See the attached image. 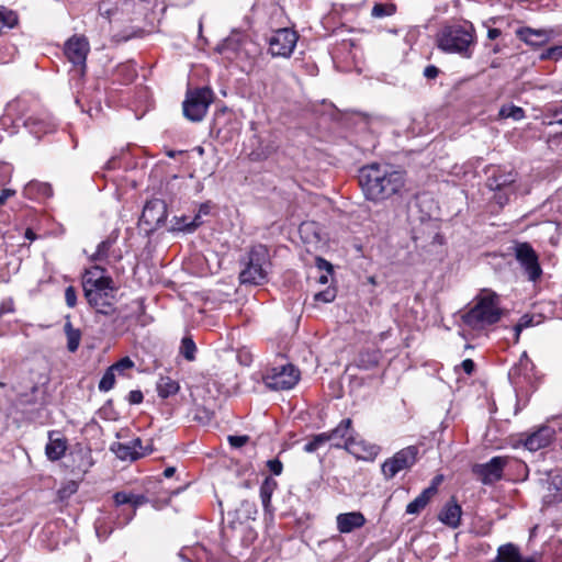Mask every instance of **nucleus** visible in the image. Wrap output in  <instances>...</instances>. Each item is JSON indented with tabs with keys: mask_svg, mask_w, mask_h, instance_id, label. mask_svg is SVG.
<instances>
[{
	"mask_svg": "<svg viewBox=\"0 0 562 562\" xmlns=\"http://www.w3.org/2000/svg\"><path fill=\"white\" fill-rule=\"evenodd\" d=\"M359 183L366 199L379 203L402 191L405 175L391 166L372 164L360 169Z\"/></svg>",
	"mask_w": 562,
	"mask_h": 562,
	"instance_id": "nucleus-1",
	"label": "nucleus"
},
{
	"mask_svg": "<svg viewBox=\"0 0 562 562\" xmlns=\"http://www.w3.org/2000/svg\"><path fill=\"white\" fill-rule=\"evenodd\" d=\"M82 289L89 305L98 313L111 315L114 312L115 286L104 269L94 266L82 277Z\"/></svg>",
	"mask_w": 562,
	"mask_h": 562,
	"instance_id": "nucleus-2",
	"label": "nucleus"
},
{
	"mask_svg": "<svg viewBox=\"0 0 562 562\" xmlns=\"http://www.w3.org/2000/svg\"><path fill=\"white\" fill-rule=\"evenodd\" d=\"M501 315L498 296L492 292H483L475 305L462 318L469 327L481 329L498 322Z\"/></svg>",
	"mask_w": 562,
	"mask_h": 562,
	"instance_id": "nucleus-3",
	"label": "nucleus"
},
{
	"mask_svg": "<svg viewBox=\"0 0 562 562\" xmlns=\"http://www.w3.org/2000/svg\"><path fill=\"white\" fill-rule=\"evenodd\" d=\"M269 267V252L262 245L254 246L245 260V268L239 278L241 283L260 284L267 278Z\"/></svg>",
	"mask_w": 562,
	"mask_h": 562,
	"instance_id": "nucleus-4",
	"label": "nucleus"
},
{
	"mask_svg": "<svg viewBox=\"0 0 562 562\" xmlns=\"http://www.w3.org/2000/svg\"><path fill=\"white\" fill-rule=\"evenodd\" d=\"M473 33L472 24L445 27L438 37V45L446 52L467 54L473 44Z\"/></svg>",
	"mask_w": 562,
	"mask_h": 562,
	"instance_id": "nucleus-5",
	"label": "nucleus"
},
{
	"mask_svg": "<svg viewBox=\"0 0 562 562\" xmlns=\"http://www.w3.org/2000/svg\"><path fill=\"white\" fill-rule=\"evenodd\" d=\"M212 98L213 93L207 87L189 90L182 105L184 116L192 122L201 121L212 103Z\"/></svg>",
	"mask_w": 562,
	"mask_h": 562,
	"instance_id": "nucleus-6",
	"label": "nucleus"
},
{
	"mask_svg": "<svg viewBox=\"0 0 562 562\" xmlns=\"http://www.w3.org/2000/svg\"><path fill=\"white\" fill-rule=\"evenodd\" d=\"M300 380V371L290 363L270 368L263 375L265 384L274 391L290 390Z\"/></svg>",
	"mask_w": 562,
	"mask_h": 562,
	"instance_id": "nucleus-7",
	"label": "nucleus"
},
{
	"mask_svg": "<svg viewBox=\"0 0 562 562\" xmlns=\"http://www.w3.org/2000/svg\"><path fill=\"white\" fill-rule=\"evenodd\" d=\"M416 459L417 448L413 446L406 447L382 464V473L385 479L390 480L398 472L409 469L416 462Z\"/></svg>",
	"mask_w": 562,
	"mask_h": 562,
	"instance_id": "nucleus-8",
	"label": "nucleus"
},
{
	"mask_svg": "<svg viewBox=\"0 0 562 562\" xmlns=\"http://www.w3.org/2000/svg\"><path fill=\"white\" fill-rule=\"evenodd\" d=\"M514 254L517 261L524 268L530 281H536L540 278L542 269L538 261V256L532 247L527 243L517 244L514 247Z\"/></svg>",
	"mask_w": 562,
	"mask_h": 562,
	"instance_id": "nucleus-9",
	"label": "nucleus"
},
{
	"mask_svg": "<svg viewBox=\"0 0 562 562\" xmlns=\"http://www.w3.org/2000/svg\"><path fill=\"white\" fill-rule=\"evenodd\" d=\"M297 34L290 29H280L269 41V50L272 56L289 57L297 42Z\"/></svg>",
	"mask_w": 562,
	"mask_h": 562,
	"instance_id": "nucleus-10",
	"label": "nucleus"
},
{
	"mask_svg": "<svg viewBox=\"0 0 562 562\" xmlns=\"http://www.w3.org/2000/svg\"><path fill=\"white\" fill-rule=\"evenodd\" d=\"M89 49L88 40L80 35H74L65 44V55L75 67H86Z\"/></svg>",
	"mask_w": 562,
	"mask_h": 562,
	"instance_id": "nucleus-11",
	"label": "nucleus"
},
{
	"mask_svg": "<svg viewBox=\"0 0 562 562\" xmlns=\"http://www.w3.org/2000/svg\"><path fill=\"white\" fill-rule=\"evenodd\" d=\"M216 52L228 61H237L236 66L243 68L240 60L247 57L246 52L241 49V34L232 33L221 45L216 47Z\"/></svg>",
	"mask_w": 562,
	"mask_h": 562,
	"instance_id": "nucleus-12",
	"label": "nucleus"
},
{
	"mask_svg": "<svg viewBox=\"0 0 562 562\" xmlns=\"http://www.w3.org/2000/svg\"><path fill=\"white\" fill-rule=\"evenodd\" d=\"M336 448L344 447L349 453L353 454L357 459L371 461L373 460L378 453L379 448L374 445L366 442L364 440L357 439L353 436H349L344 446L340 442H335L333 445Z\"/></svg>",
	"mask_w": 562,
	"mask_h": 562,
	"instance_id": "nucleus-13",
	"label": "nucleus"
},
{
	"mask_svg": "<svg viewBox=\"0 0 562 562\" xmlns=\"http://www.w3.org/2000/svg\"><path fill=\"white\" fill-rule=\"evenodd\" d=\"M167 217V205L165 201L160 199H154L146 203L144 206L140 221L148 225L150 228H155L165 222Z\"/></svg>",
	"mask_w": 562,
	"mask_h": 562,
	"instance_id": "nucleus-14",
	"label": "nucleus"
},
{
	"mask_svg": "<svg viewBox=\"0 0 562 562\" xmlns=\"http://www.w3.org/2000/svg\"><path fill=\"white\" fill-rule=\"evenodd\" d=\"M110 450L123 461H134L146 454L151 450L143 449L140 439H134L131 443L113 442Z\"/></svg>",
	"mask_w": 562,
	"mask_h": 562,
	"instance_id": "nucleus-15",
	"label": "nucleus"
},
{
	"mask_svg": "<svg viewBox=\"0 0 562 562\" xmlns=\"http://www.w3.org/2000/svg\"><path fill=\"white\" fill-rule=\"evenodd\" d=\"M515 180L516 175L513 172H501L488 178L487 187L492 191L505 192L504 196L502 194L495 195V199L501 205L506 203L508 194L514 192L512 184L515 182Z\"/></svg>",
	"mask_w": 562,
	"mask_h": 562,
	"instance_id": "nucleus-16",
	"label": "nucleus"
},
{
	"mask_svg": "<svg viewBox=\"0 0 562 562\" xmlns=\"http://www.w3.org/2000/svg\"><path fill=\"white\" fill-rule=\"evenodd\" d=\"M505 464V458L494 457L487 463L475 465L473 471L481 477L483 483L488 484L501 479Z\"/></svg>",
	"mask_w": 562,
	"mask_h": 562,
	"instance_id": "nucleus-17",
	"label": "nucleus"
},
{
	"mask_svg": "<svg viewBox=\"0 0 562 562\" xmlns=\"http://www.w3.org/2000/svg\"><path fill=\"white\" fill-rule=\"evenodd\" d=\"M515 33L519 40L532 46L544 45L552 36V31L542 29L536 30L531 27H519Z\"/></svg>",
	"mask_w": 562,
	"mask_h": 562,
	"instance_id": "nucleus-18",
	"label": "nucleus"
},
{
	"mask_svg": "<svg viewBox=\"0 0 562 562\" xmlns=\"http://www.w3.org/2000/svg\"><path fill=\"white\" fill-rule=\"evenodd\" d=\"M554 437V430L551 427L543 426L529 435L525 440V447L529 451H537L547 447Z\"/></svg>",
	"mask_w": 562,
	"mask_h": 562,
	"instance_id": "nucleus-19",
	"label": "nucleus"
},
{
	"mask_svg": "<svg viewBox=\"0 0 562 562\" xmlns=\"http://www.w3.org/2000/svg\"><path fill=\"white\" fill-rule=\"evenodd\" d=\"M336 524L339 532L349 533L361 528L366 524V518L360 512L344 513L336 517Z\"/></svg>",
	"mask_w": 562,
	"mask_h": 562,
	"instance_id": "nucleus-20",
	"label": "nucleus"
},
{
	"mask_svg": "<svg viewBox=\"0 0 562 562\" xmlns=\"http://www.w3.org/2000/svg\"><path fill=\"white\" fill-rule=\"evenodd\" d=\"M48 439V443L45 448L47 458L52 461L59 460L65 454L67 449L66 439L54 431L49 432Z\"/></svg>",
	"mask_w": 562,
	"mask_h": 562,
	"instance_id": "nucleus-21",
	"label": "nucleus"
},
{
	"mask_svg": "<svg viewBox=\"0 0 562 562\" xmlns=\"http://www.w3.org/2000/svg\"><path fill=\"white\" fill-rule=\"evenodd\" d=\"M497 560L498 562H536L531 557H522L519 549L512 543L498 548Z\"/></svg>",
	"mask_w": 562,
	"mask_h": 562,
	"instance_id": "nucleus-22",
	"label": "nucleus"
},
{
	"mask_svg": "<svg viewBox=\"0 0 562 562\" xmlns=\"http://www.w3.org/2000/svg\"><path fill=\"white\" fill-rule=\"evenodd\" d=\"M461 513V507L454 501H451L440 512L439 519L443 524L456 528L460 522Z\"/></svg>",
	"mask_w": 562,
	"mask_h": 562,
	"instance_id": "nucleus-23",
	"label": "nucleus"
},
{
	"mask_svg": "<svg viewBox=\"0 0 562 562\" xmlns=\"http://www.w3.org/2000/svg\"><path fill=\"white\" fill-rule=\"evenodd\" d=\"M543 503L551 505L562 501V480L554 477L546 484V492L542 495Z\"/></svg>",
	"mask_w": 562,
	"mask_h": 562,
	"instance_id": "nucleus-24",
	"label": "nucleus"
},
{
	"mask_svg": "<svg viewBox=\"0 0 562 562\" xmlns=\"http://www.w3.org/2000/svg\"><path fill=\"white\" fill-rule=\"evenodd\" d=\"M156 391L159 397L168 398L180 391V384L170 376H160L156 383Z\"/></svg>",
	"mask_w": 562,
	"mask_h": 562,
	"instance_id": "nucleus-25",
	"label": "nucleus"
},
{
	"mask_svg": "<svg viewBox=\"0 0 562 562\" xmlns=\"http://www.w3.org/2000/svg\"><path fill=\"white\" fill-rule=\"evenodd\" d=\"M436 494V487L429 486L423 491L413 502H411L406 507L407 514H418L430 501V498Z\"/></svg>",
	"mask_w": 562,
	"mask_h": 562,
	"instance_id": "nucleus-26",
	"label": "nucleus"
},
{
	"mask_svg": "<svg viewBox=\"0 0 562 562\" xmlns=\"http://www.w3.org/2000/svg\"><path fill=\"white\" fill-rule=\"evenodd\" d=\"M542 124L550 127H559L554 132H550L549 136H562V108L559 110L548 109L547 113L541 117Z\"/></svg>",
	"mask_w": 562,
	"mask_h": 562,
	"instance_id": "nucleus-27",
	"label": "nucleus"
},
{
	"mask_svg": "<svg viewBox=\"0 0 562 562\" xmlns=\"http://www.w3.org/2000/svg\"><path fill=\"white\" fill-rule=\"evenodd\" d=\"M18 23V14L13 10L0 5V34L15 27Z\"/></svg>",
	"mask_w": 562,
	"mask_h": 562,
	"instance_id": "nucleus-28",
	"label": "nucleus"
},
{
	"mask_svg": "<svg viewBox=\"0 0 562 562\" xmlns=\"http://www.w3.org/2000/svg\"><path fill=\"white\" fill-rule=\"evenodd\" d=\"M201 225L200 215H195L192 221H188L186 216L175 217L171 231L192 233Z\"/></svg>",
	"mask_w": 562,
	"mask_h": 562,
	"instance_id": "nucleus-29",
	"label": "nucleus"
},
{
	"mask_svg": "<svg viewBox=\"0 0 562 562\" xmlns=\"http://www.w3.org/2000/svg\"><path fill=\"white\" fill-rule=\"evenodd\" d=\"M64 330L67 337V349L70 352H75L80 345L81 331L77 328H74L70 321L65 323Z\"/></svg>",
	"mask_w": 562,
	"mask_h": 562,
	"instance_id": "nucleus-30",
	"label": "nucleus"
},
{
	"mask_svg": "<svg viewBox=\"0 0 562 562\" xmlns=\"http://www.w3.org/2000/svg\"><path fill=\"white\" fill-rule=\"evenodd\" d=\"M113 498L117 506L131 504L136 508L146 503V498L143 495L127 494L125 492L115 493Z\"/></svg>",
	"mask_w": 562,
	"mask_h": 562,
	"instance_id": "nucleus-31",
	"label": "nucleus"
},
{
	"mask_svg": "<svg viewBox=\"0 0 562 562\" xmlns=\"http://www.w3.org/2000/svg\"><path fill=\"white\" fill-rule=\"evenodd\" d=\"M379 352L375 350H366L360 352L357 358V366L361 369H371L379 363Z\"/></svg>",
	"mask_w": 562,
	"mask_h": 562,
	"instance_id": "nucleus-32",
	"label": "nucleus"
},
{
	"mask_svg": "<svg viewBox=\"0 0 562 562\" xmlns=\"http://www.w3.org/2000/svg\"><path fill=\"white\" fill-rule=\"evenodd\" d=\"M351 419H344L335 429L325 432L329 437V441L337 439H347L351 428Z\"/></svg>",
	"mask_w": 562,
	"mask_h": 562,
	"instance_id": "nucleus-33",
	"label": "nucleus"
},
{
	"mask_svg": "<svg viewBox=\"0 0 562 562\" xmlns=\"http://www.w3.org/2000/svg\"><path fill=\"white\" fill-rule=\"evenodd\" d=\"M498 116L501 119H509L510 117L514 121H520L525 117V112L519 106L506 104L499 109Z\"/></svg>",
	"mask_w": 562,
	"mask_h": 562,
	"instance_id": "nucleus-34",
	"label": "nucleus"
},
{
	"mask_svg": "<svg viewBox=\"0 0 562 562\" xmlns=\"http://www.w3.org/2000/svg\"><path fill=\"white\" fill-rule=\"evenodd\" d=\"M396 5L393 3H375L372 8V16L374 18H384L391 16L395 13Z\"/></svg>",
	"mask_w": 562,
	"mask_h": 562,
	"instance_id": "nucleus-35",
	"label": "nucleus"
},
{
	"mask_svg": "<svg viewBox=\"0 0 562 562\" xmlns=\"http://www.w3.org/2000/svg\"><path fill=\"white\" fill-rule=\"evenodd\" d=\"M329 442V437L325 434L315 435L305 446L304 451L307 453L315 452L318 448Z\"/></svg>",
	"mask_w": 562,
	"mask_h": 562,
	"instance_id": "nucleus-36",
	"label": "nucleus"
},
{
	"mask_svg": "<svg viewBox=\"0 0 562 562\" xmlns=\"http://www.w3.org/2000/svg\"><path fill=\"white\" fill-rule=\"evenodd\" d=\"M30 404H40L42 405V392L38 387L34 386L32 387V397L29 395H21L19 397V405L26 406Z\"/></svg>",
	"mask_w": 562,
	"mask_h": 562,
	"instance_id": "nucleus-37",
	"label": "nucleus"
},
{
	"mask_svg": "<svg viewBox=\"0 0 562 562\" xmlns=\"http://www.w3.org/2000/svg\"><path fill=\"white\" fill-rule=\"evenodd\" d=\"M114 383H115V371L110 367L103 374V376L99 383V389H100V391L108 392L114 386Z\"/></svg>",
	"mask_w": 562,
	"mask_h": 562,
	"instance_id": "nucleus-38",
	"label": "nucleus"
},
{
	"mask_svg": "<svg viewBox=\"0 0 562 562\" xmlns=\"http://www.w3.org/2000/svg\"><path fill=\"white\" fill-rule=\"evenodd\" d=\"M195 345L192 339L190 338H183L181 344V353L183 357L192 361L194 359V352H195Z\"/></svg>",
	"mask_w": 562,
	"mask_h": 562,
	"instance_id": "nucleus-39",
	"label": "nucleus"
},
{
	"mask_svg": "<svg viewBox=\"0 0 562 562\" xmlns=\"http://www.w3.org/2000/svg\"><path fill=\"white\" fill-rule=\"evenodd\" d=\"M336 297V290L328 286L326 290L315 293L314 300L322 303H330Z\"/></svg>",
	"mask_w": 562,
	"mask_h": 562,
	"instance_id": "nucleus-40",
	"label": "nucleus"
},
{
	"mask_svg": "<svg viewBox=\"0 0 562 562\" xmlns=\"http://www.w3.org/2000/svg\"><path fill=\"white\" fill-rule=\"evenodd\" d=\"M78 491V483L76 481L66 482L58 491L60 498H67Z\"/></svg>",
	"mask_w": 562,
	"mask_h": 562,
	"instance_id": "nucleus-41",
	"label": "nucleus"
},
{
	"mask_svg": "<svg viewBox=\"0 0 562 562\" xmlns=\"http://www.w3.org/2000/svg\"><path fill=\"white\" fill-rule=\"evenodd\" d=\"M540 59L560 60L562 58V45L553 46L540 54Z\"/></svg>",
	"mask_w": 562,
	"mask_h": 562,
	"instance_id": "nucleus-42",
	"label": "nucleus"
},
{
	"mask_svg": "<svg viewBox=\"0 0 562 562\" xmlns=\"http://www.w3.org/2000/svg\"><path fill=\"white\" fill-rule=\"evenodd\" d=\"M532 326V316L524 315L515 326V341L519 340V335L524 328Z\"/></svg>",
	"mask_w": 562,
	"mask_h": 562,
	"instance_id": "nucleus-43",
	"label": "nucleus"
},
{
	"mask_svg": "<svg viewBox=\"0 0 562 562\" xmlns=\"http://www.w3.org/2000/svg\"><path fill=\"white\" fill-rule=\"evenodd\" d=\"M133 367H134V362L130 357H124L120 361H117L116 363L111 366V368L115 372H123L127 369H132Z\"/></svg>",
	"mask_w": 562,
	"mask_h": 562,
	"instance_id": "nucleus-44",
	"label": "nucleus"
},
{
	"mask_svg": "<svg viewBox=\"0 0 562 562\" xmlns=\"http://www.w3.org/2000/svg\"><path fill=\"white\" fill-rule=\"evenodd\" d=\"M65 300L68 307H75L77 303V293L74 286H68L65 290Z\"/></svg>",
	"mask_w": 562,
	"mask_h": 562,
	"instance_id": "nucleus-45",
	"label": "nucleus"
},
{
	"mask_svg": "<svg viewBox=\"0 0 562 562\" xmlns=\"http://www.w3.org/2000/svg\"><path fill=\"white\" fill-rule=\"evenodd\" d=\"M110 246H111V244L108 240L100 243L95 254L92 256V259L100 260V259L106 257Z\"/></svg>",
	"mask_w": 562,
	"mask_h": 562,
	"instance_id": "nucleus-46",
	"label": "nucleus"
},
{
	"mask_svg": "<svg viewBox=\"0 0 562 562\" xmlns=\"http://www.w3.org/2000/svg\"><path fill=\"white\" fill-rule=\"evenodd\" d=\"M248 436H229L228 441L232 447L240 448L248 441Z\"/></svg>",
	"mask_w": 562,
	"mask_h": 562,
	"instance_id": "nucleus-47",
	"label": "nucleus"
},
{
	"mask_svg": "<svg viewBox=\"0 0 562 562\" xmlns=\"http://www.w3.org/2000/svg\"><path fill=\"white\" fill-rule=\"evenodd\" d=\"M267 465L269 470L276 475H280L283 469L281 461H279L278 459L269 460L267 462Z\"/></svg>",
	"mask_w": 562,
	"mask_h": 562,
	"instance_id": "nucleus-48",
	"label": "nucleus"
},
{
	"mask_svg": "<svg viewBox=\"0 0 562 562\" xmlns=\"http://www.w3.org/2000/svg\"><path fill=\"white\" fill-rule=\"evenodd\" d=\"M143 393L138 390L131 391L128 394V402L131 404H139L143 402Z\"/></svg>",
	"mask_w": 562,
	"mask_h": 562,
	"instance_id": "nucleus-49",
	"label": "nucleus"
},
{
	"mask_svg": "<svg viewBox=\"0 0 562 562\" xmlns=\"http://www.w3.org/2000/svg\"><path fill=\"white\" fill-rule=\"evenodd\" d=\"M316 266L319 270H325L326 272L331 273L333 267L327 260L317 258Z\"/></svg>",
	"mask_w": 562,
	"mask_h": 562,
	"instance_id": "nucleus-50",
	"label": "nucleus"
},
{
	"mask_svg": "<svg viewBox=\"0 0 562 562\" xmlns=\"http://www.w3.org/2000/svg\"><path fill=\"white\" fill-rule=\"evenodd\" d=\"M15 194V191L12 189H3L0 193V205L4 204L5 201Z\"/></svg>",
	"mask_w": 562,
	"mask_h": 562,
	"instance_id": "nucleus-51",
	"label": "nucleus"
},
{
	"mask_svg": "<svg viewBox=\"0 0 562 562\" xmlns=\"http://www.w3.org/2000/svg\"><path fill=\"white\" fill-rule=\"evenodd\" d=\"M461 366L468 374H471L473 372L474 362L471 359L463 360Z\"/></svg>",
	"mask_w": 562,
	"mask_h": 562,
	"instance_id": "nucleus-52",
	"label": "nucleus"
},
{
	"mask_svg": "<svg viewBox=\"0 0 562 562\" xmlns=\"http://www.w3.org/2000/svg\"><path fill=\"white\" fill-rule=\"evenodd\" d=\"M501 35V31L498 29H490L487 32V36L490 40H495Z\"/></svg>",
	"mask_w": 562,
	"mask_h": 562,
	"instance_id": "nucleus-53",
	"label": "nucleus"
},
{
	"mask_svg": "<svg viewBox=\"0 0 562 562\" xmlns=\"http://www.w3.org/2000/svg\"><path fill=\"white\" fill-rule=\"evenodd\" d=\"M313 227H314L313 223H304L301 225L300 232L303 234V233L310 232L311 229H313Z\"/></svg>",
	"mask_w": 562,
	"mask_h": 562,
	"instance_id": "nucleus-54",
	"label": "nucleus"
},
{
	"mask_svg": "<svg viewBox=\"0 0 562 562\" xmlns=\"http://www.w3.org/2000/svg\"><path fill=\"white\" fill-rule=\"evenodd\" d=\"M330 274H331V273H328V272H326V273L322 274V276L318 278V283H321V284H327V283H328V281H329V276H330Z\"/></svg>",
	"mask_w": 562,
	"mask_h": 562,
	"instance_id": "nucleus-55",
	"label": "nucleus"
},
{
	"mask_svg": "<svg viewBox=\"0 0 562 562\" xmlns=\"http://www.w3.org/2000/svg\"><path fill=\"white\" fill-rule=\"evenodd\" d=\"M175 472H176V468H173V467H168V468H166V469H165V471H164V476H165V477H171V476L175 474Z\"/></svg>",
	"mask_w": 562,
	"mask_h": 562,
	"instance_id": "nucleus-56",
	"label": "nucleus"
},
{
	"mask_svg": "<svg viewBox=\"0 0 562 562\" xmlns=\"http://www.w3.org/2000/svg\"><path fill=\"white\" fill-rule=\"evenodd\" d=\"M261 498H262L263 505L267 506L268 503L270 502V494L267 493L266 491H261Z\"/></svg>",
	"mask_w": 562,
	"mask_h": 562,
	"instance_id": "nucleus-57",
	"label": "nucleus"
},
{
	"mask_svg": "<svg viewBox=\"0 0 562 562\" xmlns=\"http://www.w3.org/2000/svg\"><path fill=\"white\" fill-rule=\"evenodd\" d=\"M25 237L30 240H34L36 238V235L33 233L31 228H27L25 232Z\"/></svg>",
	"mask_w": 562,
	"mask_h": 562,
	"instance_id": "nucleus-58",
	"label": "nucleus"
},
{
	"mask_svg": "<svg viewBox=\"0 0 562 562\" xmlns=\"http://www.w3.org/2000/svg\"><path fill=\"white\" fill-rule=\"evenodd\" d=\"M207 212H209V207H207L206 205H202V206L200 207V211H199V214H198V215H200V216H201V214H207Z\"/></svg>",
	"mask_w": 562,
	"mask_h": 562,
	"instance_id": "nucleus-59",
	"label": "nucleus"
},
{
	"mask_svg": "<svg viewBox=\"0 0 562 562\" xmlns=\"http://www.w3.org/2000/svg\"><path fill=\"white\" fill-rule=\"evenodd\" d=\"M442 476H436L432 481L431 486H435L437 488V485L441 482Z\"/></svg>",
	"mask_w": 562,
	"mask_h": 562,
	"instance_id": "nucleus-60",
	"label": "nucleus"
},
{
	"mask_svg": "<svg viewBox=\"0 0 562 562\" xmlns=\"http://www.w3.org/2000/svg\"><path fill=\"white\" fill-rule=\"evenodd\" d=\"M437 74H438V72H432V71L425 72V75H426V77H427L428 79H435Z\"/></svg>",
	"mask_w": 562,
	"mask_h": 562,
	"instance_id": "nucleus-61",
	"label": "nucleus"
},
{
	"mask_svg": "<svg viewBox=\"0 0 562 562\" xmlns=\"http://www.w3.org/2000/svg\"><path fill=\"white\" fill-rule=\"evenodd\" d=\"M425 70H429V71H432V70H438L435 66L430 65V66H427L425 68Z\"/></svg>",
	"mask_w": 562,
	"mask_h": 562,
	"instance_id": "nucleus-62",
	"label": "nucleus"
},
{
	"mask_svg": "<svg viewBox=\"0 0 562 562\" xmlns=\"http://www.w3.org/2000/svg\"><path fill=\"white\" fill-rule=\"evenodd\" d=\"M202 26H203V23H202V20H200V22H199V32L200 33L202 32Z\"/></svg>",
	"mask_w": 562,
	"mask_h": 562,
	"instance_id": "nucleus-63",
	"label": "nucleus"
},
{
	"mask_svg": "<svg viewBox=\"0 0 562 562\" xmlns=\"http://www.w3.org/2000/svg\"><path fill=\"white\" fill-rule=\"evenodd\" d=\"M198 151H199V154H200V155H202L204 150H203V148H202V147H199V148H198Z\"/></svg>",
	"mask_w": 562,
	"mask_h": 562,
	"instance_id": "nucleus-64",
	"label": "nucleus"
}]
</instances>
